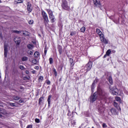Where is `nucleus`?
Segmentation results:
<instances>
[{
  "instance_id": "18",
  "label": "nucleus",
  "mask_w": 128,
  "mask_h": 128,
  "mask_svg": "<svg viewBox=\"0 0 128 128\" xmlns=\"http://www.w3.org/2000/svg\"><path fill=\"white\" fill-rule=\"evenodd\" d=\"M50 98H52V96H48V106H50Z\"/></svg>"
},
{
  "instance_id": "55",
  "label": "nucleus",
  "mask_w": 128,
  "mask_h": 128,
  "mask_svg": "<svg viewBox=\"0 0 128 128\" xmlns=\"http://www.w3.org/2000/svg\"><path fill=\"white\" fill-rule=\"evenodd\" d=\"M69 112H70V111H69Z\"/></svg>"
},
{
  "instance_id": "29",
  "label": "nucleus",
  "mask_w": 128,
  "mask_h": 128,
  "mask_svg": "<svg viewBox=\"0 0 128 128\" xmlns=\"http://www.w3.org/2000/svg\"><path fill=\"white\" fill-rule=\"evenodd\" d=\"M82 32H86V27L83 26L80 28Z\"/></svg>"
},
{
  "instance_id": "1",
  "label": "nucleus",
  "mask_w": 128,
  "mask_h": 128,
  "mask_svg": "<svg viewBox=\"0 0 128 128\" xmlns=\"http://www.w3.org/2000/svg\"><path fill=\"white\" fill-rule=\"evenodd\" d=\"M99 96L100 100H106L108 98V94L104 92L102 88L99 86L97 88V92H95L93 95H91L90 98V102H94L96 100V98Z\"/></svg>"
},
{
  "instance_id": "42",
  "label": "nucleus",
  "mask_w": 128,
  "mask_h": 128,
  "mask_svg": "<svg viewBox=\"0 0 128 128\" xmlns=\"http://www.w3.org/2000/svg\"><path fill=\"white\" fill-rule=\"evenodd\" d=\"M20 70H24V66H20Z\"/></svg>"
},
{
  "instance_id": "48",
  "label": "nucleus",
  "mask_w": 128,
  "mask_h": 128,
  "mask_svg": "<svg viewBox=\"0 0 128 128\" xmlns=\"http://www.w3.org/2000/svg\"><path fill=\"white\" fill-rule=\"evenodd\" d=\"M52 71L54 72H56V68H53Z\"/></svg>"
},
{
  "instance_id": "28",
  "label": "nucleus",
  "mask_w": 128,
  "mask_h": 128,
  "mask_svg": "<svg viewBox=\"0 0 128 128\" xmlns=\"http://www.w3.org/2000/svg\"><path fill=\"white\" fill-rule=\"evenodd\" d=\"M94 88H95L94 83H92V87H91V90L92 92H94Z\"/></svg>"
},
{
  "instance_id": "30",
  "label": "nucleus",
  "mask_w": 128,
  "mask_h": 128,
  "mask_svg": "<svg viewBox=\"0 0 128 128\" xmlns=\"http://www.w3.org/2000/svg\"><path fill=\"white\" fill-rule=\"evenodd\" d=\"M38 80L39 82H42V80H44V76H40L38 78Z\"/></svg>"
},
{
  "instance_id": "38",
  "label": "nucleus",
  "mask_w": 128,
  "mask_h": 128,
  "mask_svg": "<svg viewBox=\"0 0 128 128\" xmlns=\"http://www.w3.org/2000/svg\"><path fill=\"white\" fill-rule=\"evenodd\" d=\"M46 84L48 85L50 84V80H46Z\"/></svg>"
},
{
  "instance_id": "16",
  "label": "nucleus",
  "mask_w": 128,
  "mask_h": 128,
  "mask_svg": "<svg viewBox=\"0 0 128 128\" xmlns=\"http://www.w3.org/2000/svg\"><path fill=\"white\" fill-rule=\"evenodd\" d=\"M50 20L51 22H56V18H54V16H53L51 17H49Z\"/></svg>"
},
{
  "instance_id": "50",
  "label": "nucleus",
  "mask_w": 128,
  "mask_h": 128,
  "mask_svg": "<svg viewBox=\"0 0 128 128\" xmlns=\"http://www.w3.org/2000/svg\"><path fill=\"white\" fill-rule=\"evenodd\" d=\"M47 52H48V50H45L44 51L45 56H46V54Z\"/></svg>"
},
{
  "instance_id": "23",
  "label": "nucleus",
  "mask_w": 128,
  "mask_h": 128,
  "mask_svg": "<svg viewBox=\"0 0 128 128\" xmlns=\"http://www.w3.org/2000/svg\"><path fill=\"white\" fill-rule=\"evenodd\" d=\"M108 82L110 84H112V78L110 76L108 78Z\"/></svg>"
},
{
  "instance_id": "32",
  "label": "nucleus",
  "mask_w": 128,
  "mask_h": 128,
  "mask_svg": "<svg viewBox=\"0 0 128 128\" xmlns=\"http://www.w3.org/2000/svg\"><path fill=\"white\" fill-rule=\"evenodd\" d=\"M49 60L50 64H52L54 62V60H52V58H50Z\"/></svg>"
},
{
  "instance_id": "12",
  "label": "nucleus",
  "mask_w": 128,
  "mask_h": 128,
  "mask_svg": "<svg viewBox=\"0 0 128 128\" xmlns=\"http://www.w3.org/2000/svg\"><path fill=\"white\" fill-rule=\"evenodd\" d=\"M104 106H102V104H100V106H99L98 108V110L99 112H100V113L102 112H104Z\"/></svg>"
},
{
  "instance_id": "14",
  "label": "nucleus",
  "mask_w": 128,
  "mask_h": 128,
  "mask_svg": "<svg viewBox=\"0 0 128 128\" xmlns=\"http://www.w3.org/2000/svg\"><path fill=\"white\" fill-rule=\"evenodd\" d=\"M47 12L49 15V18H51V16H54V14H52V10L48 9Z\"/></svg>"
},
{
  "instance_id": "31",
  "label": "nucleus",
  "mask_w": 128,
  "mask_h": 128,
  "mask_svg": "<svg viewBox=\"0 0 128 128\" xmlns=\"http://www.w3.org/2000/svg\"><path fill=\"white\" fill-rule=\"evenodd\" d=\"M17 4H22L24 2V0H16Z\"/></svg>"
},
{
  "instance_id": "33",
  "label": "nucleus",
  "mask_w": 128,
  "mask_h": 128,
  "mask_svg": "<svg viewBox=\"0 0 128 128\" xmlns=\"http://www.w3.org/2000/svg\"><path fill=\"white\" fill-rule=\"evenodd\" d=\"M35 122H36L37 124H40V119H38V118H36L35 119Z\"/></svg>"
},
{
  "instance_id": "35",
  "label": "nucleus",
  "mask_w": 128,
  "mask_h": 128,
  "mask_svg": "<svg viewBox=\"0 0 128 128\" xmlns=\"http://www.w3.org/2000/svg\"><path fill=\"white\" fill-rule=\"evenodd\" d=\"M28 22L29 24H34V20H30Z\"/></svg>"
},
{
  "instance_id": "36",
  "label": "nucleus",
  "mask_w": 128,
  "mask_h": 128,
  "mask_svg": "<svg viewBox=\"0 0 128 128\" xmlns=\"http://www.w3.org/2000/svg\"><path fill=\"white\" fill-rule=\"evenodd\" d=\"M13 32H15L16 34H20V31H18L16 30H14Z\"/></svg>"
},
{
  "instance_id": "51",
  "label": "nucleus",
  "mask_w": 128,
  "mask_h": 128,
  "mask_svg": "<svg viewBox=\"0 0 128 128\" xmlns=\"http://www.w3.org/2000/svg\"><path fill=\"white\" fill-rule=\"evenodd\" d=\"M106 56H108V55H106V54L105 55H104V58H106Z\"/></svg>"
},
{
  "instance_id": "26",
  "label": "nucleus",
  "mask_w": 128,
  "mask_h": 128,
  "mask_svg": "<svg viewBox=\"0 0 128 128\" xmlns=\"http://www.w3.org/2000/svg\"><path fill=\"white\" fill-rule=\"evenodd\" d=\"M44 100V97H40V98H39V100H38L39 104H40V103Z\"/></svg>"
},
{
  "instance_id": "9",
  "label": "nucleus",
  "mask_w": 128,
  "mask_h": 128,
  "mask_svg": "<svg viewBox=\"0 0 128 128\" xmlns=\"http://www.w3.org/2000/svg\"><path fill=\"white\" fill-rule=\"evenodd\" d=\"M27 10L29 13L32 12V4L30 2H28L27 4Z\"/></svg>"
},
{
  "instance_id": "17",
  "label": "nucleus",
  "mask_w": 128,
  "mask_h": 128,
  "mask_svg": "<svg viewBox=\"0 0 128 128\" xmlns=\"http://www.w3.org/2000/svg\"><path fill=\"white\" fill-rule=\"evenodd\" d=\"M27 48H28L29 50H32L34 48V45L32 44H28L27 46Z\"/></svg>"
},
{
  "instance_id": "53",
  "label": "nucleus",
  "mask_w": 128,
  "mask_h": 128,
  "mask_svg": "<svg viewBox=\"0 0 128 128\" xmlns=\"http://www.w3.org/2000/svg\"><path fill=\"white\" fill-rule=\"evenodd\" d=\"M2 116V114H0V118Z\"/></svg>"
},
{
  "instance_id": "21",
  "label": "nucleus",
  "mask_w": 128,
  "mask_h": 128,
  "mask_svg": "<svg viewBox=\"0 0 128 128\" xmlns=\"http://www.w3.org/2000/svg\"><path fill=\"white\" fill-rule=\"evenodd\" d=\"M23 34L24 36H30V32L27 31H23Z\"/></svg>"
},
{
  "instance_id": "27",
  "label": "nucleus",
  "mask_w": 128,
  "mask_h": 128,
  "mask_svg": "<svg viewBox=\"0 0 128 128\" xmlns=\"http://www.w3.org/2000/svg\"><path fill=\"white\" fill-rule=\"evenodd\" d=\"M37 63L38 60H36V59H33L32 60V64H36Z\"/></svg>"
},
{
  "instance_id": "7",
  "label": "nucleus",
  "mask_w": 128,
  "mask_h": 128,
  "mask_svg": "<svg viewBox=\"0 0 128 128\" xmlns=\"http://www.w3.org/2000/svg\"><path fill=\"white\" fill-rule=\"evenodd\" d=\"M113 106H114V108L118 110H122V108H120V106L118 103L116 102V100L113 101Z\"/></svg>"
},
{
  "instance_id": "10",
  "label": "nucleus",
  "mask_w": 128,
  "mask_h": 128,
  "mask_svg": "<svg viewBox=\"0 0 128 128\" xmlns=\"http://www.w3.org/2000/svg\"><path fill=\"white\" fill-rule=\"evenodd\" d=\"M4 48V56L5 58H6L8 56V44H5Z\"/></svg>"
},
{
  "instance_id": "22",
  "label": "nucleus",
  "mask_w": 128,
  "mask_h": 128,
  "mask_svg": "<svg viewBox=\"0 0 128 128\" xmlns=\"http://www.w3.org/2000/svg\"><path fill=\"white\" fill-rule=\"evenodd\" d=\"M34 56L35 58H38V56H40V52H36L34 54Z\"/></svg>"
},
{
  "instance_id": "25",
  "label": "nucleus",
  "mask_w": 128,
  "mask_h": 128,
  "mask_svg": "<svg viewBox=\"0 0 128 128\" xmlns=\"http://www.w3.org/2000/svg\"><path fill=\"white\" fill-rule=\"evenodd\" d=\"M15 42L17 44H20V38H18V40H16L15 39Z\"/></svg>"
},
{
  "instance_id": "41",
  "label": "nucleus",
  "mask_w": 128,
  "mask_h": 128,
  "mask_svg": "<svg viewBox=\"0 0 128 128\" xmlns=\"http://www.w3.org/2000/svg\"><path fill=\"white\" fill-rule=\"evenodd\" d=\"M102 126H103V128H108V126H106V124L104 123L102 124Z\"/></svg>"
},
{
  "instance_id": "40",
  "label": "nucleus",
  "mask_w": 128,
  "mask_h": 128,
  "mask_svg": "<svg viewBox=\"0 0 128 128\" xmlns=\"http://www.w3.org/2000/svg\"><path fill=\"white\" fill-rule=\"evenodd\" d=\"M76 34V32H72L70 34V36H74Z\"/></svg>"
},
{
  "instance_id": "20",
  "label": "nucleus",
  "mask_w": 128,
  "mask_h": 128,
  "mask_svg": "<svg viewBox=\"0 0 128 128\" xmlns=\"http://www.w3.org/2000/svg\"><path fill=\"white\" fill-rule=\"evenodd\" d=\"M13 100H20V97L18 96H14Z\"/></svg>"
},
{
  "instance_id": "15",
  "label": "nucleus",
  "mask_w": 128,
  "mask_h": 128,
  "mask_svg": "<svg viewBox=\"0 0 128 128\" xmlns=\"http://www.w3.org/2000/svg\"><path fill=\"white\" fill-rule=\"evenodd\" d=\"M115 100L116 102H120V104H122V99L118 96H116L115 98Z\"/></svg>"
},
{
  "instance_id": "43",
  "label": "nucleus",
  "mask_w": 128,
  "mask_h": 128,
  "mask_svg": "<svg viewBox=\"0 0 128 128\" xmlns=\"http://www.w3.org/2000/svg\"><path fill=\"white\" fill-rule=\"evenodd\" d=\"M34 68L35 70H38L40 68V67H38V66H35Z\"/></svg>"
},
{
  "instance_id": "52",
  "label": "nucleus",
  "mask_w": 128,
  "mask_h": 128,
  "mask_svg": "<svg viewBox=\"0 0 128 128\" xmlns=\"http://www.w3.org/2000/svg\"><path fill=\"white\" fill-rule=\"evenodd\" d=\"M112 54H114V53H116V50H112Z\"/></svg>"
},
{
  "instance_id": "45",
  "label": "nucleus",
  "mask_w": 128,
  "mask_h": 128,
  "mask_svg": "<svg viewBox=\"0 0 128 128\" xmlns=\"http://www.w3.org/2000/svg\"><path fill=\"white\" fill-rule=\"evenodd\" d=\"M28 54H30L31 56H32V54H33V53L32 51H29Z\"/></svg>"
},
{
  "instance_id": "6",
  "label": "nucleus",
  "mask_w": 128,
  "mask_h": 128,
  "mask_svg": "<svg viewBox=\"0 0 128 128\" xmlns=\"http://www.w3.org/2000/svg\"><path fill=\"white\" fill-rule=\"evenodd\" d=\"M62 6L64 10H70V6H68V1L64 0L62 2Z\"/></svg>"
},
{
  "instance_id": "54",
  "label": "nucleus",
  "mask_w": 128,
  "mask_h": 128,
  "mask_svg": "<svg viewBox=\"0 0 128 128\" xmlns=\"http://www.w3.org/2000/svg\"><path fill=\"white\" fill-rule=\"evenodd\" d=\"M0 2H2V1H1V0H0Z\"/></svg>"
},
{
  "instance_id": "8",
  "label": "nucleus",
  "mask_w": 128,
  "mask_h": 128,
  "mask_svg": "<svg viewBox=\"0 0 128 128\" xmlns=\"http://www.w3.org/2000/svg\"><path fill=\"white\" fill-rule=\"evenodd\" d=\"M93 2L94 6H96V8H100V0H93Z\"/></svg>"
},
{
  "instance_id": "2",
  "label": "nucleus",
  "mask_w": 128,
  "mask_h": 128,
  "mask_svg": "<svg viewBox=\"0 0 128 128\" xmlns=\"http://www.w3.org/2000/svg\"><path fill=\"white\" fill-rule=\"evenodd\" d=\"M96 32L98 34L100 38V40L102 42H104L105 44H108V41L106 38H104V34H102V32L100 29L97 28L96 30Z\"/></svg>"
},
{
  "instance_id": "4",
  "label": "nucleus",
  "mask_w": 128,
  "mask_h": 128,
  "mask_svg": "<svg viewBox=\"0 0 128 128\" xmlns=\"http://www.w3.org/2000/svg\"><path fill=\"white\" fill-rule=\"evenodd\" d=\"M42 15L44 20V22L45 24H48V22H50V20H48V14H46V13L44 11L42 10Z\"/></svg>"
},
{
  "instance_id": "24",
  "label": "nucleus",
  "mask_w": 128,
  "mask_h": 128,
  "mask_svg": "<svg viewBox=\"0 0 128 128\" xmlns=\"http://www.w3.org/2000/svg\"><path fill=\"white\" fill-rule=\"evenodd\" d=\"M22 62H26V60H28V58L26 56H24L22 58Z\"/></svg>"
},
{
  "instance_id": "19",
  "label": "nucleus",
  "mask_w": 128,
  "mask_h": 128,
  "mask_svg": "<svg viewBox=\"0 0 128 128\" xmlns=\"http://www.w3.org/2000/svg\"><path fill=\"white\" fill-rule=\"evenodd\" d=\"M110 52H112V50H110V49H108L106 52V54L108 56H110Z\"/></svg>"
},
{
  "instance_id": "5",
  "label": "nucleus",
  "mask_w": 128,
  "mask_h": 128,
  "mask_svg": "<svg viewBox=\"0 0 128 128\" xmlns=\"http://www.w3.org/2000/svg\"><path fill=\"white\" fill-rule=\"evenodd\" d=\"M108 114H110V116H118V112L116 111V108H112L110 109Z\"/></svg>"
},
{
  "instance_id": "47",
  "label": "nucleus",
  "mask_w": 128,
  "mask_h": 128,
  "mask_svg": "<svg viewBox=\"0 0 128 128\" xmlns=\"http://www.w3.org/2000/svg\"><path fill=\"white\" fill-rule=\"evenodd\" d=\"M54 74L55 76H58V72H54Z\"/></svg>"
},
{
  "instance_id": "39",
  "label": "nucleus",
  "mask_w": 128,
  "mask_h": 128,
  "mask_svg": "<svg viewBox=\"0 0 128 128\" xmlns=\"http://www.w3.org/2000/svg\"><path fill=\"white\" fill-rule=\"evenodd\" d=\"M10 105L11 106H16V104H14V103H10Z\"/></svg>"
},
{
  "instance_id": "3",
  "label": "nucleus",
  "mask_w": 128,
  "mask_h": 128,
  "mask_svg": "<svg viewBox=\"0 0 128 128\" xmlns=\"http://www.w3.org/2000/svg\"><path fill=\"white\" fill-rule=\"evenodd\" d=\"M110 92L114 96H120L122 94V91L118 90L116 87H110Z\"/></svg>"
},
{
  "instance_id": "37",
  "label": "nucleus",
  "mask_w": 128,
  "mask_h": 128,
  "mask_svg": "<svg viewBox=\"0 0 128 128\" xmlns=\"http://www.w3.org/2000/svg\"><path fill=\"white\" fill-rule=\"evenodd\" d=\"M98 82V78H96L93 84H96Z\"/></svg>"
},
{
  "instance_id": "11",
  "label": "nucleus",
  "mask_w": 128,
  "mask_h": 128,
  "mask_svg": "<svg viewBox=\"0 0 128 128\" xmlns=\"http://www.w3.org/2000/svg\"><path fill=\"white\" fill-rule=\"evenodd\" d=\"M92 62H89L86 66V68H87L86 70L87 71L90 70V68H92Z\"/></svg>"
},
{
  "instance_id": "13",
  "label": "nucleus",
  "mask_w": 128,
  "mask_h": 128,
  "mask_svg": "<svg viewBox=\"0 0 128 128\" xmlns=\"http://www.w3.org/2000/svg\"><path fill=\"white\" fill-rule=\"evenodd\" d=\"M58 50L59 52V54H62V46H61L59 45L58 46Z\"/></svg>"
},
{
  "instance_id": "46",
  "label": "nucleus",
  "mask_w": 128,
  "mask_h": 128,
  "mask_svg": "<svg viewBox=\"0 0 128 128\" xmlns=\"http://www.w3.org/2000/svg\"><path fill=\"white\" fill-rule=\"evenodd\" d=\"M32 126L31 125H28L27 126L26 128H32Z\"/></svg>"
},
{
  "instance_id": "49",
  "label": "nucleus",
  "mask_w": 128,
  "mask_h": 128,
  "mask_svg": "<svg viewBox=\"0 0 128 128\" xmlns=\"http://www.w3.org/2000/svg\"><path fill=\"white\" fill-rule=\"evenodd\" d=\"M26 74H30V72L28 70H26Z\"/></svg>"
},
{
  "instance_id": "34",
  "label": "nucleus",
  "mask_w": 128,
  "mask_h": 128,
  "mask_svg": "<svg viewBox=\"0 0 128 128\" xmlns=\"http://www.w3.org/2000/svg\"><path fill=\"white\" fill-rule=\"evenodd\" d=\"M70 62L71 64H74V60L72 58H70Z\"/></svg>"
},
{
  "instance_id": "44",
  "label": "nucleus",
  "mask_w": 128,
  "mask_h": 128,
  "mask_svg": "<svg viewBox=\"0 0 128 128\" xmlns=\"http://www.w3.org/2000/svg\"><path fill=\"white\" fill-rule=\"evenodd\" d=\"M32 74H34L36 72V71L34 70L32 71Z\"/></svg>"
}]
</instances>
